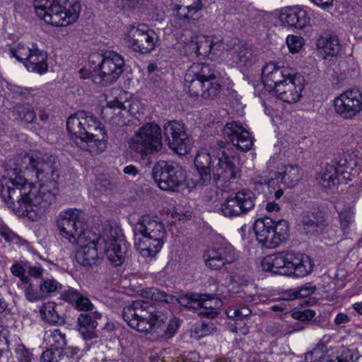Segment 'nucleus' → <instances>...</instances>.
Here are the masks:
<instances>
[{
  "mask_svg": "<svg viewBox=\"0 0 362 362\" xmlns=\"http://www.w3.org/2000/svg\"><path fill=\"white\" fill-rule=\"evenodd\" d=\"M0 187V195L8 206L18 216L31 220L45 214L55 202L59 192L58 182L40 183L37 188L32 184H21L6 177L1 181Z\"/></svg>",
  "mask_w": 362,
  "mask_h": 362,
  "instance_id": "obj_1",
  "label": "nucleus"
},
{
  "mask_svg": "<svg viewBox=\"0 0 362 362\" xmlns=\"http://www.w3.org/2000/svg\"><path fill=\"white\" fill-rule=\"evenodd\" d=\"M66 129L73 142L80 148L93 154L103 152L107 148V136L96 116L79 111L66 121Z\"/></svg>",
  "mask_w": 362,
  "mask_h": 362,
  "instance_id": "obj_2",
  "label": "nucleus"
},
{
  "mask_svg": "<svg viewBox=\"0 0 362 362\" xmlns=\"http://www.w3.org/2000/svg\"><path fill=\"white\" fill-rule=\"evenodd\" d=\"M143 296L151 302L133 301L123 308L122 317L132 329L139 332H150L158 320V292L156 288H148L144 291Z\"/></svg>",
  "mask_w": 362,
  "mask_h": 362,
  "instance_id": "obj_3",
  "label": "nucleus"
},
{
  "mask_svg": "<svg viewBox=\"0 0 362 362\" xmlns=\"http://www.w3.org/2000/svg\"><path fill=\"white\" fill-rule=\"evenodd\" d=\"M261 264L266 272L298 278L310 274L313 269V264L308 255L291 251L267 255Z\"/></svg>",
  "mask_w": 362,
  "mask_h": 362,
  "instance_id": "obj_4",
  "label": "nucleus"
},
{
  "mask_svg": "<svg viewBox=\"0 0 362 362\" xmlns=\"http://www.w3.org/2000/svg\"><path fill=\"white\" fill-rule=\"evenodd\" d=\"M33 4L37 16L53 26H67L79 16L77 0H34Z\"/></svg>",
  "mask_w": 362,
  "mask_h": 362,
  "instance_id": "obj_5",
  "label": "nucleus"
},
{
  "mask_svg": "<svg viewBox=\"0 0 362 362\" xmlns=\"http://www.w3.org/2000/svg\"><path fill=\"white\" fill-rule=\"evenodd\" d=\"M88 64L94 65L91 76L93 82L96 84H110L124 71V61L115 52H108L103 55L95 53L90 55Z\"/></svg>",
  "mask_w": 362,
  "mask_h": 362,
  "instance_id": "obj_6",
  "label": "nucleus"
},
{
  "mask_svg": "<svg viewBox=\"0 0 362 362\" xmlns=\"http://www.w3.org/2000/svg\"><path fill=\"white\" fill-rule=\"evenodd\" d=\"M257 240L262 247L276 248L288 237L289 226L286 220L274 221L269 217L256 220L253 225Z\"/></svg>",
  "mask_w": 362,
  "mask_h": 362,
  "instance_id": "obj_7",
  "label": "nucleus"
},
{
  "mask_svg": "<svg viewBox=\"0 0 362 362\" xmlns=\"http://www.w3.org/2000/svg\"><path fill=\"white\" fill-rule=\"evenodd\" d=\"M128 144L129 149L139 154L141 159L149 156L145 166L150 168L152 156L158 151V125L153 122L141 127L131 137Z\"/></svg>",
  "mask_w": 362,
  "mask_h": 362,
  "instance_id": "obj_8",
  "label": "nucleus"
},
{
  "mask_svg": "<svg viewBox=\"0 0 362 362\" xmlns=\"http://www.w3.org/2000/svg\"><path fill=\"white\" fill-rule=\"evenodd\" d=\"M239 158L230 148L222 151L218 163L213 170V182L222 190L230 188V185L240 177Z\"/></svg>",
  "mask_w": 362,
  "mask_h": 362,
  "instance_id": "obj_9",
  "label": "nucleus"
},
{
  "mask_svg": "<svg viewBox=\"0 0 362 362\" xmlns=\"http://www.w3.org/2000/svg\"><path fill=\"white\" fill-rule=\"evenodd\" d=\"M103 241L104 253L109 262L115 267L123 264L127 256V244L122 230L109 226L104 232Z\"/></svg>",
  "mask_w": 362,
  "mask_h": 362,
  "instance_id": "obj_10",
  "label": "nucleus"
},
{
  "mask_svg": "<svg viewBox=\"0 0 362 362\" xmlns=\"http://www.w3.org/2000/svg\"><path fill=\"white\" fill-rule=\"evenodd\" d=\"M83 215L76 208L62 211L56 219L59 235L70 243H76L83 230Z\"/></svg>",
  "mask_w": 362,
  "mask_h": 362,
  "instance_id": "obj_11",
  "label": "nucleus"
},
{
  "mask_svg": "<svg viewBox=\"0 0 362 362\" xmlns=\"http://www.w3.org/2000/svg\"><path fill=\"white\" fill-rule=\"evenodd\" d=\"M28 163L35 172L40 183L58 182L59 175L57 171V158L49 153L37 152L27 156Z\"/></svg>",
  "mask_w": 362,
  "mask_h": 362,
  "instance_id": "obj_12",
  "label": "nucleus"
},
{
  "mask_svg": "<svg viewBox=\"0 0 362 362\" xmlns=\"http://www.w3.org/2000/svg\"><path fill=\"white\" fill-rule=\"evenodd\" d=\"M164 140L169 148L180 156L190 152L192 140L187 134L182 124L177 121L168 122L163 126Z\"/></svg>",
  "mask_w": 362,
  "mask_h": 362,
  "instance_id": "obj_13",
  "label": "nucleus"
},
{
  "mask_svg": "<svg viewBox=\"0 0 362 362\" xmlns=\"http://www.w3.org/2000/svg\"><path fill=\"white\" fill-rule=\"evenodd\" d=\"M255 194L249 189H243L228 197L221 204L219 211L226 217L245 214L255 206Z\"/></svg>",
  "mask_w": 362,
  "mask_h": 362,
  "instance_id": "obj_14",
  "label": "nucleus"
},
{
  "mask_svg": "<svg viewBox=\"0 0 362 362\" xmlns=\"http://www.w3.org/2000/svg\"><path fill=\"white\" fill-rule=\"evenodd\" d=\"M336 112L344 119H353L362 111V92L348 89L334 100Z\"/></svg>",
  "mask_w": 362,
  "mask_h": 362,
  "instance_id": "obj_15",
  "label": "nucleus"
},
{
  "mask_svg": "<svg viewBox=\"0 0 362 362\" xmlns=\"http://www.w3.org/2000/svg\"><path fill=\"white\" fill-rule=\"evenodd\" d=\"M206 265L211 269L220 270L238 259V255L228 243L215 245L204 255Z\"/></svg>",
  "mask_w": 362,
  "mask_h": 362,
  "instance_id": "obj_16",
  "label": "nucleus"
},
{
  "mask_svg": "<svg viewBox=\"0 0 362 362\" xmlns=\"http://www.w3.org/2000/svg\"><path fill=\"white\" fill-rule=\"evenodd\" d=\"M186 180L185 170L177 163L160 160V189L174 191Z\"/></svg>",
  "mask_w": 362,
  "mask_h": 362,
  "instance_id": "obj_17",
  "label": "nucleus"
},
{
  "mask_svg": "<svg viewBox=\"0 0 362 362\" xmlns=\"http://www.w3.org/2000/svg\"><path fill=\"white\" fill-rule=\"evenodd\" d=\"M146 25H140L132 27L127 37L128 45L135 52L146 54L154 49L155 41L153 35Z\"/></svg>",
  "mask_w": 362,
  "mask_h": 362,
  "instance_id": "obj_18",
  "label": "nucleus"
},
{
  "mask_svg": "<svg viewBox=\"0 0 362 362\" xmlns=\"http://www.w3.org/2000/svg\"><path fill=\"white\" fill-rule=\"evenodd\" d=\"M295 72L287 66H280L276 62L267 63L262 69V81L265 88L273 92L277 86L288 81Z\"/></svg>",
  "mask_w": 362,
  "mask_h": 362,
  "instance_id": "obj_19",
  "label": "nucleus"
},
{
  "mask_svg": "<svg viewBox=\"0 0 362 362\" xmlns=\"http://www.w3.org/2000/svg\"><path fill=\"white\" fill-rule=\"evenodd\" d=\"M223 134L242 151H247L253 146V138L250 133L237 122L226 123Z\"/></svg>",
  "mask_w": 362,
  "mask_h": 362,
  "instance_id": "obj_20",
  "label": "nucleus"
},
{
  "mask_svg": "<svg viewBox=\"0 0 362 362\" xmlns=\"http://www.w3.org/2000/svg\"><path fill=\"white\" fill-rule=\"evenodd\" d=\"M187 86L191 95L201 97L205 100H214L222 90L218 78L202 81L195 80L192 84H188Z\"/></svg>",
  "mask_w": 362,
  "mask_h": 362,
  "instance_id": "obj_21",
  "label": "nucleus"
},
{
  "mask_svg": "<svg viewBox=\"0 0 362 362\" xmlns=\"http://www.w3.org/2000/svg\"><path fill=\"white\" fill-rule=\"evenodd\" d=\"M303 85L300 82V76L296 73L288 78V81L277 86L273 93L282 101L288 103L297 102L301 97Z\"/></svg>",
  "mask_w": 362,
  "mask_h": 362,
  "instance_id": "obj_22",
  "label": "nucleus"
},
{
  "mask_svg": "<svg viewBox=\"0 0 362 362\" xmlns=\"http://www.w3.org/2000/svg\"><path fill=\"white\" fill-rule=\"evenodd\" d=\"M324 213L320 211H305L301 214L299 230L307 235H315L322 231L327 226Z\"/></svg>",
  "mask_w": 362,
  "mask_h": 362,
  "instance_id": "obj_23",
  "label": "nucleus"
},
{
  "mask_svg": "<svg viewBox=\"0 0 362 362\" xmlns=\"http://www.w3.org/2000/svg\"><path fill=\"white\" fill-rule=\"evenodd\" d=\"M198 173V178L194 182L197 187H202L210 185L212 182L211 174V157L206 149L199 151L194 160Z\"/></svg>",
  "mask_w": 362,
  "mask_h": 362,
  "instance_id": "obj_24",
  "label": "nucleus"
},
{
  "mask_svg": "<svg viewBox=\"0 0 362 362\" xmlns=\"http://www.w3.org/2000/svg\"><path fill=\"white\" fill-rule=\"evenodd\" d=\"M279 20L284 26L298 29L304 28L310 22L305 11L297 7L285 8L280 13Z\"/></svg>",
  "mask_w": 362,
  "mask_h": 362,
  "instance_id": "obj_25",
  "label": "nucleus"
},
{
  "mask_svg": "<svg viewBox=\"0 0 362 362\" xmlns=\"http://www.w3.org/2000/svg\"><path fill=\"white\" fill-rule=\"evenodd\" d=\"M76 262L83 267H92L100 264L103 260L98 251L97 244L91 241L77 250L75 255Z\"/></svg>",
  "mask_w": 362,
  "mask_h": 362,
  "instance_id": "obj_26",
  "label": "nucleus"
},
{
  "mask_svg": "<svg viewBox=\"0 0 362 362\" xmlns=\"http://www.w3.org/2000/svg\"><path fill=\"white\" fill-rule=\"evenodd\" d=\"M218 78L212 66L204 63L193 64L185 75L186 86L192 84L195 80L206 81Z\"/></svg>",
  "mask_w": 362,
  "mask_h": 362,
  "instance_id": "obj_27",
  "label": "nucleus"
},
{
  "mask_svg": "<svg viewBox=\"0 0 362 362\" xmlns=\"http://www.w3.org/2000/svg\"><path fill=\"white\" fill-rule=\"evenodd\" d=\"M172 9L180 20L189 21L202 8V0H171Z\"/></svg>",
  "mask_w": 362,
  "mask_h": 362,
  "instance_id": "obj_28",
  "label": "nucleus"
},
{
  "mask_svg": "<svg viewBox=\"0 0 362 362\" xmlns=\"http://www.w3.org/2000/svg\"><path fill=\"white\" fill-rule=\"evenodd\" d=\"M100 313L95 311L92 313H81L78 317L77 323L78 331L84 339H91L96 337L95 329L98 326L97 319L100 318Z\"/></svg>",
  "mask_w": 362,
  "mask_h": 362,
  "instance_id": "obj_29",
  "label": "nucleus"
},
{
  "mask_svg": "<svg viewBox=\"0 0 362 362\" xmlns=\"http://www.w3.org/2000/svg\"><path fill=\"white\" fill-rule=\"evenodd\" d=\"M47 60V53L39 49L37 45H33V52L25 61L24 65L28 71L42 74L47 72L48 69Z\"/></svg>",
  "mask_w": 362,
  "mask_h": 362,
  "instance_id": "obj_30",
  "label": "nucleus"
},
{
  "mask_svg": "<svg viewBox=\"0 0 362 362\" xmlns=\"http://www.w3.org/2000/svg\"><path fill=\"white\" fill-rule=\"evenodd\" d=\"M107 107L112 109H118L136 117L142 112L143 107L141 103L136 99H132L122 102L119 98L107 102Z\"/></svg>",
  "mask_w": 362,
  "mask_h": 362,
  "instance_id": "obj_31",
  "label": "nucleus"
},
{
  "mask_svg": "<svg viewBox=\"0 0 362 362\" xmlns=\"http://www.w3.org/2000/svg\"><path fill=\"white\" fill-rule=\"evenodd\" d=\"M317 46L327 56L337 55L341 49L338 37L330 34L320 36L317 40Z\"/></svg>",
  "mask_w": 362,
  "mask_h": 362,
  "instance_id": "obj_32",
  "label": "nucleus"
},
{
  "mask_svg": "<svg viewBox=\"0 0 362 362\" xmlns=\"http://www.w3.org/2000/svg\"><path fill=\"white\" fill-rule=\"evenodd\" d=\"M41 317L47 322L52 325H62L64 323V319L58 310L57 304L54 302L44 303L40 308Z\"/></svg>",
  "mask_w": 362,
  "mask_h": 362,
  "instance_id": "obj_33",
  "label": "nucleus"
},
{
  "mask_svg": "<svg viewBox=\"0 0 362 362\" xmlns=\"http://www.w3.org/2000/svg\"><path fill=\"white\" fill-rule=\"evenodd\" d=\"M341 175L337 171L335 163L327 164L320 177V184L325 188L330 189L335 186L336 183L342 182Z\"/></svg>",
  "mask_w": 362,
  "mask_h": 362,
  "instance_id": "obj_34",
  "label": "nucleus"
},
{
  "mask_svg": "<svg viewBox=\"0 0 362 362\" xmlns=\"http://www.w3.org/2000/svg\"><path fill=\"white\" fill-rule=\"evenodd\" d=\"M217 43H214L210 37L201 35L194 36L189 45V48L194 51L197 55H208L212 48L216 46Z\"/></svg>",
  "mask_w": 362,
  "mask_h": 362,
  "instance_id": "obj_35",
  "label": "nucleus"
},
{
  "mask_svg": "<svg viewBox=\"0 0 362 362\" xmlns=\"http://www.w3.org/2000/svg\"><path fill=\"white\" fill-rule=\"evenodd\" d=\"M142 245H139L141 255L144 257L155 258L158 250V234H151V236H143Z\"/></svg>",
  "mask_w": 362,
  "mask_h": 362,
  "instance_id": "obj_36",
  "label": "nucleus"
},
{
  "mask_svg": "<svg viewBox=\"0 0 362 362\" xmlns=\"http://www.w3.org/2000/svg\"><path fill=\"white\" fill-rule=\"evenodd\" d=\"M44 341L49 347L61 351H62L66 345L65 334L59 329L46 331Z\"/></svg>",
  "mask_w": 362,
  "mask_h": 362,
  "instance_id": "obj_37",
  "label": "nucleus"
},
{
  "mask_svg": "<svg viewBox=\"0 0 362 362\" xmlns=\"http://www.w3.org/2000/svg\"><path fill=\"white\" fill-rule=\"evenodd\" d=\"M278 173L281 175V182L288 187L297 185L301 178L300 168L293 165L284 166V170Z\"/></svg>",
  "mask_w": 362,
  "mask_h": 362,
  "instance_id": "obj_38",
  "label": "nucleus"
},
{
  "mask_svg": "<svg viewBox=\"0 0 362 362\" xmlns=\"http://www.w3.org/2000/svg\"><path fill=\"white\" fill-rule=\"evenodd\" d=\"M13 114L26 123H33L37 119L33 107L28 103L16 105L13 109Z\"/></svg>",
  "mask_w": 362,
  "mask_h": 362,
  "instance_id": "obj_39",
  "label": "nucleus"
},
{
  "mask_svg": "<svg viewBox=\"0 0 362 362\" xmlns=\"http://www.w3.org/2000/svg\"><path fill=\"white\" fill-rule=\"evenodd\" d=\"M158 222L151 220L149 216H144L142 221L136 225L135 233L143 236H151V234H158Z\"/></svg>",
  "mask_w": 362,
  "mask_h": 362,
  "instance_id": "obj_40",
  "label": "nucleus"
},
{
  "mask_svg": "<svg viewBox=\"0 0 362 362\" xmlns=\"http://www.w3.org/2000/svg\"><path fill=\"white\" fill-rule=\"evenodd\" d=\"M176 299L182 306L192 309L201 308L204 305L202 296L198 293L182 295Z\"/></svg>",
  "mask_w": 362,
  "mask_h": 362,
  "instance_id": "obj_41",
  "label": "nucleus"
},
{
  "mask_svg": "<svg viewBox=\"0 0 362 362\" xmlns=\"http://www.w3.org/2000/svg\"><path fill=\"white\" fill-rule=\"evenodd\" d=\"M330 339L331 337L329 335L323 336L316 346L305 356V358L308 359V357L310 356L313 358L314 361H320L328 352L327 343Z\"/></svg>",
  "mask_w": 362,
  "mask_h": 362,
  "instance_id": "obj_42",
  "label": "nucleus"
},
{
  "mask_svg": "<svg viewBox=\"0 0 362 362\" xmlns=\"http://www.w3.org/2000/svg\"><path fill=\"white\" fill-rule=\"evenodd\" d=\"M216 330L211 320L197 322L193 328L194 337L198 339L208 336Z\"/></svg>",
  "mask_w": 362,
  "mask_h": 362,
  "instance_id": "obj_43",
  "label": "nucleus"
},
{
  "mask_svg": "<svg viewBox=\"0 0 362 362\" xmlns=\"http://www.w3.org/2000/svg\"><path fill=\"white\" fill-rule=\"evenodd\" d=\"M33 45H32L31 47H29L19 43L16 47L10 49V54L12 57L16 58L17 60L24 64L33 52Z\"/></svg>",
  "mask_w": 362,
  "mask_h": 362,
  "instance_id": "obj_44",
  "label": "nucleus"
},
{
  "mask_svg": "<svg viewBox=\"0 0 362 362\" xmlns=\"http://www.w3.org/2000/svg\"><path fill=\"white\" fill-rule=\"evenodd\" d=\"M252 59V49L245 46L243 45L235 52L233 56V60L236 64H243L246 65L251 62Z\"/></svg>",
  "mask_w": 362,
  "mask_h": 362,
  "instance_id": "obj_45",
  "label": "nucleus"
},
{
  "mask_svg": "<svg viewBox=\"0 0 362 362\" xmlns=\"http://www.w3.org/2000/svg\"><path fill=\"white\" fill-rule=\"evenodd\" d=\"M62 351L53 348L47 349L42 352L40 358V362H59L61 359Z\"/></svg>",
  "mask_w": 362,
  "mask_h": 362,
  "instance_id": "obj_46",
  "label": "nucleus"
},
{
  "mask_svg": "<svg viewBox=\"0 0 362 362\" xmlns=\"http://www.w3.org/2000/svg\"><path fill=\"white\" fill-rule=\"evenodd\" d=\"M281 175L278 172H270L267 179H264V183L270 190V193L273 192L277 188L281 187Z\"/></svg>",
  "mask_w": 362,
  "mask_h": 362,
  "instance_id": "obj_47",
  "label": "nucleus"
},
{
  "mask_svg": "<svg viewBox=\"0 0 362 362\" xmlns=\"http://www.w3.org/2000/svg\"><path fill=\"white\" fill-rule=\"evenodd\" d=\"M251 313V310L247 306H243L238 308H229L226 311V314L228 317H234L237 320L248 317Z\"/></svg>",
  "mask_w": 362,
  "mask_h": 362,
  "instance_id": "obj_48",
  "label": "nucleus"
},
{
  "mask_svg": "<svg viewBox=\"0 0 362 362\" xmlns=\"http://www.w3.org/2000/svg\"><path fill=\"white\" fill-rule=\"evenodd\" d=\"M286 44L291 52H298L302 47L303 39L296 35H288L286 38Z\"/></svg>",
  "mask_w": 362,
  "mask_h": 362,
  "instance_id": "obj_49",
  "label": "nucleus"
},
{
  "mask_svg": "<svg viewBox=\"0 0 362 362\" xmlns=\"http://www.w3.org/2000/svg\"><path fill=\"white\" fill-rule=\"evenodd\" d=\"M25 298L30 302H35L44 297L42 291H38L35 288L34 285L30 283L25 288Z\"/></svg>",
  "mask_w": 362,
  "mask_h": 362,
  "instance_id": "obj_50",
  "label": "nucleus"
},
{
  "mask_svg": "<svg viewBox=\"0 0 362 362\" xmlns=\"http://www.w3.org/2000/svg\"><path fill=\"white\" fill-rule=\"evenodd\" d=\"M59 287H61L59 284L54 279H47L42 281L40 288L42 293H52L56 291Z\"/></svg>",
  "mask_w": 362,
  "mask_h": 362,
  "instance_id": "obj_51",
  "label": "nucleus"
},
{
  "mask_svg": "<svg viewBox=\"0 0 362 362\" xmlns=\"http://www.w3.org/2000/svg\"><path fill=\"white\" fill-rule=\"evenodd\" d=\"M81 296L82 293L73 288H69V289L64 291L61 295L62 298L64 300L72 304L73 305L77 300H78Z\"/></svg>",
  "mask_w": 362,
  "mask_h": 362,
  "instance_id": "obj_52",
  "label": "nucleus"
},
{
  "mask_svg": "<svg viewBox=\"0 0 362 362\" xmlns=\"http://www.w3.org/2000/svg\"><path fill=\"white\" fill-rule=\"evenodd\" d=\"M338 173L341 175L342 179H346L349 175V170L352 168L351 164L347 161L346 158H340V159L335 163Z\"/></svg>",
  "mask_w": 362,
  "mask_h": 362,
  "instance_id": "obj_53",
  "label": "nucleus"
},
{
  "mask_svg": "<svg viewBox=\"0 0 362 362\" xmlns=\"http://www.w3.org/2000/svg\"><path fill=\"white\" fill-rule=\"evenodd\" d=\"M315 289V286L312 285V284H306L302 286L298 290L294 291L293 298L308 297L313 293Z\"/></svg>",
  "mask_w": 362,
  "mask_h": 362,
  "instance_id": "obj_54",
  "label": "nucleus"
},
{
  "mask_svg": "<svg viewBox=\"0 0 362 362\" xmlns=\"http://www.w3.org/2000/svg\"><path fill=\"white\" fill-rule=\"evenodd\" d=\"M179 327V320L175 318H172L169 320L167 327L164 329V333L162 334V339L171 338L176 332Z\"/></svg>",
  "mask_w": 362,
  "mask_h": 362,
  "instance_id": "obj_55",
  "label": "nucleus"
},
{
  "mask_svg": "<svg viewBox=\"0 0 362 362\" xmlns=\"http://www.w3.org/2000/svg\"><path fill=\"white\" fill-rule=\"evenodd\" d=\"M74 306L76 309L78 310H84V311H90L93 310L94 308L93 304L90 302V299L83 296L80 297L78 300H77L74 304Z\"/></svg>",
  "mask_w": 362,
  "mask_h": 362,
  "instance_id": "obj_56",
  "label": "nucleus"
},
{
  "mask_svg": "<svg viewBox=\"0 0 362 362\" xmlns=\"http://www.w3.org/2000/svg\"><path fill=\"white\" fill-rule=\"evenodd\" d=\"M326 362H354V354L349 349H343L339 356L329 358Z\"/></svg>",
  "mask_w": 362,
  "mask_h": 362,
  "instance_id": "obj_57",
  "label": "nucleus"
},
{
  "mask_svg": "<svg viewBox=\"0 0 362 362\" xmlns=\"http://www.w3.org/2000/svg\"><path fill=\"white\" fill-rule=\"evenodd\" d=\"M18 355V361L19 362H31L33 355L30 351L25 348L23 344H20L16 349Z\"/></svg>",
  "mask_w": 362,
  "mask_h": 362,
  "instance_id": "obj_58",
  "label": "nucleus"
},
{
  "mask_svg": "<svg viewBox=\"0 0 362 362\" xmlns=\"http://www.w3.org/2000/svg\"><path fill=\"white\" fill-rule=\"evenodd\" d=\"M11 273L19 277L22 282L28 283V277L25 275V270L23 267L20 264H15L11 268Z\"/></svg>",
  "mask_w": 362,
  "mask_h": 362,
  "instance_id": "obj_59",
  "label": "nucleus"
},
{
  "mask_svg": "<svg viewBox=\"0 0 362 362\" xmlns=\"http://www.w3.org/2000/svg\"><path fill=\"white\" fill-rule=\"evenodd\" d=\"M315 315V313L311 310H306L302 312H294L292 316L294 319L300 321L310 320Z\"/></svg>",
  "mask_w": 362,
  "mask_h": 362,
  "instance_id": "obj_60",
  "label": "nucleus"
},
{
  "mask_svg": "<svg viewBox=\"0 0 362 362\" xmlns=\"http://www.w3.org/2000/svg\"><path fill=\"white\" fill-rule=\"evenodd\" d=\"M0 235L8 243L19 240V237L17 235L8 230L1 229Z\"/></svg>",
  "mask_w": 362,
  "mask_h": 362,
  "instance_id": "obj_61",
  "label": "nucleus"
},
{
  "mask_svg": "<svg viewBox=\"0 0 362 362\" xmlns=\"http://www.w3.org/2000/svg\"><path fill=\"white\" fill-rule=\"evenodd\" d=\"M339 220L343 229L347 228L352 221L351 216L349 214H340Z\"/></svg>",
  "mask_w": 362,
  "mask_h": 362,
  "instance_id": "obj_62",
  "label": "nucleus"
},
{
  "mask_svg": "<svg viewBox=\"0 0 362 362\" xmlns=\"http://www.w3.org/2000/svg\"><path fill=\"white\" fill-rule=\"evenodd\" d=\"M6 329L3 325H0V346L8 348V341L6 336Z\"/></svg>",
  "mask_w": 362,
  "mask_h": 362,
  "instance_id": "obj_63",
  "label": "nucleus"
},
{
  "mask_svg": "<svg viewBox=\"0 0 362 362\" xmlns=\"http://www.w3.org/2000/svg\"><path fill=\"white\" fill-rule=\"evenodd\" d=\"M44 269L40 267V266H33L30 267L28 270L29 275L35 277L39 278L42 276L43 273Z\"/></svg>",
  "mask_w": 362,
  "mask_h": 362,
  "instance_id": "obj_64",
  "label": "nucleus"
}]
</instances>
